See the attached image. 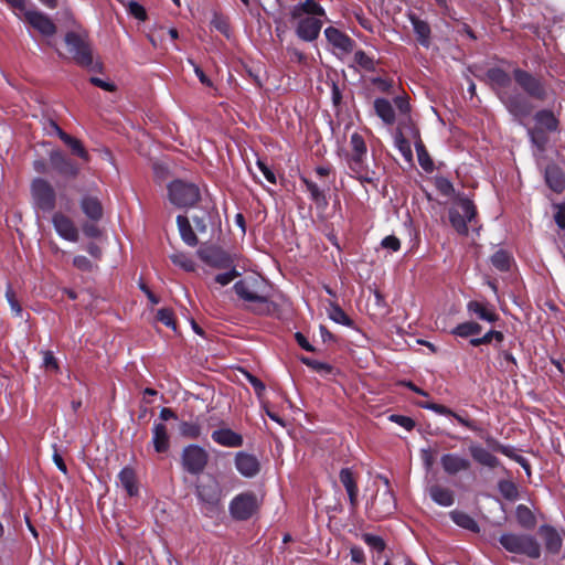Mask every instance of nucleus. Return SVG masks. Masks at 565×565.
Returning a JSON list of instances; mask_svg holds the SVG:
<instances>
[{"label": "nucleus", "instance_id": "obj_2", "mask_svg": "<svg viewBox=\"0 0 565 565\" xmlns=\"http://www.w3.org/2000/svg\"><path fill=\"white\" fill-rule=\"evenodd\" d=\"M262 281L257 278H246L234 284L236 295L244 301L254 303V312L258 315H273L276 305L269 301L268 297L262 291Z\"/></svg>", "mask_w": 565, "mask_h": 565}, {"label": "nucleus", "instance_id": "obj_32", "mask_svg": "<svg viewBox=\"0 0 565 565\" xmlns=\"http://www.w3.org/2000/svg\"><path fill=\"white\" fill-rule=\"evenodd\" d=\"M467 310L470 315H473L478 319L487 322H494L499 318L498 315L491 308H489L488 305L476 300L468 302Z\"/></svg>", "mask_w": 565, "mask_h": 565}, {"label": "nucleus", "instance_id": "obj_19", "mask_svg": "<svg viewBox=\"0 0 565 565\" xmlns=\"http://www.w3.org/2000/svg\"><path fill=\"white\" fill-rule=\"evenodd\" d=\"M235 467L237 471L246 478H253L259 472L258 459L254 455L244 451L236 454Z\"/></svg>", "mask_w": 565, "mask_h": 565}, {"label": "nucleus", "instance_id": "obj_44", "mask_svg": "<svg viewBox=\"0 0 565 565\" xmlns=\"http://www.w3.org/2000/svg\"><path fill=\"white\" fill-rule=\"evenodd\" d=\"M350 146L352 149V154L350 158H360L366 156V145L363 137L360 134L354 132L351 135Z\"/></svg>", "mask_w": 565, "mask_h": 565}, {"label": "nucleus", "instance_id": "obj_38", "mask_svg": "<svg viewBox=\"0 0 565 565\" xmlns=\"http://www.w3.org/2000/svg\"><path fill=\"white\" fill-rule=\"evenodd\" d=\"M450 518L458 526H460L462 529H466V530H469L472 532L479 531L478 523L473 520V518H471L469 514H467L465 512L457 511V510L451 511Z\"/></svg>", "mask_w": 565, "mask_h": 565}, {"label": "nucleus", "instance_id": "obj_21", "mask_svg": "<svg viewBox=\"0 0 565 565\" xmlns=\"http://www.w3.org/2000/svg\"><path fill=\"white\" fill-rule=\"evenodd\" d=\"M324 35L328 42L341 53H349L353 50L354 42L340 30L329 26L324 30Z\"/></svg>", "mask_w": 565, "mask_h": 565}, {"label": "nucleus", "instance_id": "obj_63", "mask_svg": "<svg viewBox=\"0 0 565 565\" xmlns=\"http://www.w3.org/2000/svg\"><path fill=\"white\" fill-rule=\"evenodd\" d=\"M43 365L49 370H53V371L58 370L57 361L54 358L53 353L50 351H45L43 353Z\"/></svg>", "mask_w": 565, "mask_h": 565}, {"label": "nucleus", "instance_id": "obj_41", "mask_svg": "<svg viewBox=\"0 0 565 565\" xmlns=\"http://www.w3.org/2000/svg\"><path fill=\"white\" fill-rule=\"evenodd\" d=\"M513 263L511 255L502 249L491 256V264L500 271H508Z\"/></svg>", "mask_w": 565, "mask_h": 565}, {"label": "nucleus", "instance_id": "obj_13", "mask_svg": "<svg viewBox=\"0 0 565 565\" xmlns=\"http://www.w3.org/2000/svg\"><path fill=\"white\" fill-rule=\"evenodd\" d=\"M207 460V452L199 445H189L182 450L183 468L192 475H199L202 472Z\"/></svg>", "mask_w": 565, "mask_h": 565}, {"label": "nucleus", "instance_id": "obj_29", "mask_svg": "<svg viewBox=\"0 0 565 565\" xmlns=\"http://www.w3.org/2000/svg\"><path fill=\"white\" fill-rule=\"evenodd\" d=\"M539 532L545 543L546 550L550 553H558L562 547V539L558 532L550 525H542Z\"/></svg>", "mask_w": 565, "mask_h": 565}, {"label": "nucleus", "instance_id": "obj_42", "mask_svg": "<svg viewBox=\"0 0 565 565\" xmlns=\"http://www.w3.org/2000/svg\"><path fill=\"white\" fill-rule=\"evenodd\" d=\"M480 332L481 326L473 321L462 322L452 330V334L461 338H468L470 335L479 334Z\"/></svg>", "mask_w": 565, "mask_h": 565}, {"label": "nucleus", "instance_id": "obj_57", "mask_svg": "<svg viewBox=\"0 0 565 565\" xmlns=\"http://www.w3.org/2000/svg\"><path fill=\"white\" fill-rule=\"evenodd\" d=\"M128 9H129V13L131 15H134L136 19H138L140 21L146 20V18H147L146 10L138 2H135V1L129 2Z\"/></svg>", "mask_w": 565, "mask_h": 565}, {"label": "nucleus", "instance_id": "obj_39", "mask_svg": "<svg viewBox=\"0 0 565 565\" xmlns=\"http://www.w3.org/2000/svg\"><path fill=\"white\" fill-rule=\"evenodd\" d=\"M515 516L519 524L524 529H533L536 520L530 508L524 504H519L515 509Z\"/></svg>", "mask_w": 565, "mask_h": 565}, {"label": "nucleus", "instance_id": "obj_49", "mask_svg": "<svg viewBox=\"0 0 565 565\" xmlns=\"http://www.w3.org/2000/svg\"><path fill=\"white\" fill-rule=\"evenodd\" d=\"M329 318L332 321L347 327H352L353 324L352 320L348 317V315L337 305L331 306L329 310Z\"/></svg>", "mask_w": 565, "mask_h": 565}, {"label": "nucleus", "instance_id": "obj_56", "mask_svg": "<svg viewBox=\"0 0 565 565\" xmlns=\"http://www.w3.org/2000/svg\"><path fill=\"white\" fill-rule=\"evenodd\" d=\"M157 319L164 326L174 329L173 312L167 308L159 309L157 312Z\"/></svg>", "mask_w": 565, "mask_h": 565}, {"label": "nucleus", "instance_id": "obj_28", "mask_svg": "<svg viewBox=\"0 0 565 565\" xmlns=\"http://www.w3.org/2000/svg\"><path fill=\"white\" fill-rule=\"evenodd\" d=\"M487 78L490 84L498 90V94L502 90H510L511 77L502 68L492 67L488 70Z\"/></svg>", "mask_w": 565, "mask_h": 565}, {"label": "nucleus", "instance_id": "obj_62", "mask_svg": "<svg viewBox=\"0 0 565 565\" xmlns=\"http://www.w3.org/2000/svg\"><path fill=\"white\" fill-rule=\"evenodd\" d=\"M245 376H246L247 381L249 382V384L255 390L256 394L258 396H260L263 394V392L265 391V384L260 380H258L256 376L252 375L248 372H245Z\"/></svg>", "mask_w": 565, "mask_h": 565}, {"label": "nucleus", "instance_id": "obj_25", "mask_svg": "<svg viewBox=\"0 0 565 565\" xmlns=\"http://www.w3.org/2000/svg\"><path fill=\"white\" fill-rule=\"evenodd\" d=\"M212 439L216 444L224 447H241L243 445L242 435L235 433L230 428H221L212 433Z\"/></svg>", "mask_w": 565, "mask_h": 565}, {"label": "nucleus", "instance_id": "obj_8", "mask_svg": "<svg viewBox=\"0 0 565 565\" xmlns=\"http://www.w3.org/2000/svg\"><path fill=\"white\" fill-rule=\"evenodd\" d=\"M476 216V206L466 198L459 199L455 206L449 210V220L458 234L467 235V224Z\"/></svg>", "mask_w": 565, "mask_h": 565}, {"label": "nucleus", "instance_id": "obj_14", "mask_svg": "<svg viewBox=\"0 0 565 565\" xmlns=\"http://www.w3.org/2000/svg\"><path fill=\"white\" fill-rule=\"evenodd\" d=\"M23 19L42 36L51 38L56 33L57 28L53 20L39 10H24Z\"/></svg>", "mask_w": 565, "mask_h": 565}, {"label": "nucleus", "instance_id": "obj_48", "mask_svg": "<svg viewBox=\"0 0 565 565\" xmlns=\"http://www.w3.org/2000/svg\"><path fill=\"white\" fill-rule=\"evenodd\" d=\"M498 489L507 500L513 501L518 498V487L510 480H500Z\"/></svg>", "mask_w": 565, "mask_h": 565}, {"label": "nucleus", "instance_id": "obj_3", "mask_svg": "<svg viewBox=\"0 0 565 565\" xmlns=\"http://www.w3.org/2000/svg\"><path fill=\"white\" fill-rule=\"evenodd\" d=\"M64 41L70 54L78 65L90 71L100 70V64L94 62L86 32L70 31L65 34Z\"/></svg>", "mask_w": 565, "mask_h": 565}, {"label": "nucleus", "instance_id": "obj_11", "mask_svg": "<svg viewBox=\"0 0 565 565\" xmlns=\"http://www.w3.org/2000/svg\"><path fill=\"white\" fill-rule=\"evenodd\" d=\"M259 502L254 492H243L235 495L230 502V514L238 521L248 520L257 511Z\"/></svg>", "mask_w": 565, "mask_h": 565}, {"label": "nucleus", "instance_id": "obj_52", "mask_svg": "<svg viewBox=\"0 0 565 565\" xmlns=\"http://www.w3.org/2000/svg\"><path fill=\"white\" fill-rule=\"evenodd\" d=\"M6 298H7V301L9 302V306H10V309H11V312L15 316V317H19L21 318L22 317V313H23V310H22V307L21 305L19 303V301L17 300L15 298V294L12 289V287L10 285H8L7 287V290H6Z\"/></svg>", "mask_w": 565, "mask_h": 565}, {"label": "nucleus", "instance_id": "obj_43", "mask_svg": "<svg viewBox=\"0 0 565 565\" xmlns=\"http://www.w3.org/2000/svg\"><path fill=\"white\" fill-rule=\"evenodd\" d=\"M171 262L185 271H194L195 263L194 260L185 253L175 252L170 255Z\"/></svg>", "mask_w": 565, "mask_h": 565}, {"label": "nucleus", "instance_id": "obj_64", "mask_svg": "<svg viewBox=\"0 0 565 565\" xmlns=\"http://www.w3.org/2000/svg\"><path fill=\"white\" fill-rule=\"evenodd\" d=\"M364 541L365 543H367L370 546L379 550V551H382L384 550V542L383 540L380 537V536H375V535H371V534H366L364 536Z\"/></svg>", "mask_w": 565, "mask_h": 565}, {"label": "nucleus", "instance_id": "obj_12", "mask_svg": "<svg viewBox=\"0 0 565 565\" xmlns=\"http://www.w3.org/2000/svg\"><path fill=\"white\" fill-rule=\"evenodd\" d=\"M513 78L527 96L539 100L546 99V87L539 77L521 68H515L513 71Z\"/></svg>", "mask_w": 565, "mask_h": 565}, {"label": "nucleus", "instance_id": "obj_15", "mask_svg": "<svg viewBox=\"0 0 565 565\" xmlns=\"http://www.w3.org/2000/svg\"><path fill=\"white\" fill-rule=\"evenodd\" d=\"M198 256L205 264L218 269H227L234 265V259L230 254L214 246L200 248L198 250Z\"/></svg>", "mask_w": 565, "mask_h": 565}, {"label": "nucleus", "instance_id": "obj_26", "mask_svg": "<svg viewBox=\"0 0 565 565\" xmlns=\"http://www.w3.org/2000/svg\"><path fill=\"white\" fill-rule=\"evenodd\" d=\"M53 130L56 132V135L60 137V139L72 150L74 154L79 157L81 159L88 161L89 156L82 142L70 136L68 134L64 132L55 122L51 124Z\"/></svg>", "mask_w": 565, "mask_h": 565}, {"label": "nucleus", "instance_id": "obj_5", "mask_svg": "<svg viewBox=\"0 0 565 565\" xmlns=\"http://www.w3.org/2000/svg\"><path fill=\"white\" fill-rule=\"evenodd\" d=\"M499 541L510 553L523 554L531 558H539L541 555L540 544L532 535L505 533Z\"/></svg>", "mask_w": 565, "mask_h": 565}, {"label": "nucleus", "instance_id": "obj_7", "mask_svg": "<svg viewBox=\"0 0 565 565\" xmlns=\"http://www.w3.org/2000/svg\"><path fill=\"white\" fill-rule=\"evenodd\" d=\"M169 199L178 207L194 205L200 199V190L194 183L181 180L172 181L169 186Z\"/></svg>", "mask_w": 565, "mask_h": 565}, {"label": "nucleus", "instance_id": "obj_1", "mask_svg": "<svg viewBox=\"0 0 565 565\" xmlns=\"http://www.w3.org/2000/svg\"><path fill=\"white\" fill-rule=\"evenodd\" d=\"M326 17L324 9L315 0H306L290 9V19L297 36L306 42L318 39Z\"/></svg>", "mask_w": 565, "mask_h": 565}, {"label": "nucleus", "instance_id": "obj_9", "mask_svg": "<svg viewBox=\"0 0 565 565\" xmlns=\"http://www.w3.org/2000/svg\"><path fill=\"white\" fill-rule=\"evenodd\" d=\"M499 98L508 109V111L520 122L529 117L533 110L531 102L522 94L515 90H502Z\"/></svg>", "mask_w": 565, "mask_h": 565}, {"label": "nucleus", "instance_id": "obj_54", "mask_svg": "<svg viewBox=\"0 0 565 565\" xmlns=\"http://www.w3.org/2000/svg\"><path fill=\"white\" fill-rule=\"evenodd\" d=\"M354 62L365 71L374 70L373 58L370 57L364 51L360 50L354 53Z\"/></svg>", "mask_w": 565, "mask_h": 565}, {"label": "nucleus", "instance_id": "obj_31", "mask_svg": "<svg viewBox=\"0 0 565 565\" xmlns=\"http://www.w3.org/2000/svg\"><path fill=\"white\" fill-rule=\"evenodd\" d=\"M409 131H411V137L414 139V143H415V149H416V152H417V157H418V162L420 164V167L426 170V171H429L433 169V162L425 149V146L423 143V141L420 140V136H419V131L417 128H415L414 126H411L409 127Z\"/></svg>", "mask_w": 565, "mask_h": 565}, {"label": "nucleus", "instance_id": "obj_10", "mask_svg": "<svg viewBox=\"0 0 565 565\" xmlns=\"http://www.w3.org/2000/svg\"><path fill=\"white\" fill-rule=\"evenodd\" d=\"M32 202L35 209L43 212H51L55 207V191L44 179H34L31 183Z\"/></svg>", "mask_w": 565, "mask_h": 565}, {"label": "nucleus", "instance_id": "obj_46", "mask_svg": "<svg viewBox=\"0 0 565 565\" xmlns=\"http://www.w3.org/2000/svg\"><path fill=\"white\" fill-rule=\"evenodd\" d=\"M301 181L305 183L311 200H313L318 204L327 203L324 192L315 182L310 181L307 178H301Z\"/></svg>", "mask_w": 565, "mask_h": 565}, {"label": "nucleus", "instance_id": "obj_37", "mask_svg": "<svg viewBox=\"0 0 565 565\" xmlns=\"http://www.w3.org/2000/svg\"><path fill=\"white\" fill-rule=\"evenodd\" d=\"M545 180L548 186L555 192H561L564 189L565 180L563 173L555 166H550L545 169Z\"/></svg>", "mask_w": 565, "mask_h": 565}, {"label": "nucleus", "instance_id": "obj_60", "mask_svg": "<svg viewBox=\"0 0 565 565\" xmlns=\"http://www.w3.org/2000/svg\"><path fill=\"white\" fill-rule=\"evenodd\" d=\"M390 419L396 424H398L401 427L405 428L406 430H412L415 426V423L412 418L402 416V415H391Z\"/></svg>", "mask_w": 565, "mask_h": 565}, {"label": "nucleus", "instance_id": "obj_51", "mask_svg": "<svg viewBox=\"0 0 565 565\" xmlns=\"http://www.w3.org/2000/svg\"><path fill=\"white\" fill-rule=\"evenodd\" d=\"M492 340H495L497 342H501L503 340V334L500 331L490 330L481 338H473L470 340V344L472 347H479L481 344H488Z\"/></svg>", "mask_w": 565, "mask_h": 565}, {"label": "nucleus", "instance_id": "obj_20", "mask_svg": "<svg viewBox=\"0 0 565 565\" xmlns=\"http://www.w3.org/2000/svg\"><path fill=\"white\" fill-rule=\"evenodd\" d=\"M83 213L92 221H99L103 217V205L98 195L86 193L79 201Z\"/></svg>", "mask_w": 565, "mask_h": 565}, {"label": "nucleus", "instance_id": "obj_34", "mask_svg": "<svg viewBox=\"0 0 565 565\" xmlns=\"http://www.w3.org/2000/svg\"><path fill=\"white\" fill-rule=\"evenodd\" d=\"M430 499L440 507H450L455 502L454 492L445 487L435 484L428 490Z\"/></svg>", "mask_w": 565, "mask_h": 565}, {"label": "nucleus", "instance_id": "obj_53", "mask_svg": "<svg viewBox=\"0 0 565 565\" xmlns=\"http://www.w3.org/2000/svg\"><path fill=\"white\" fill-rule=\"evenodd\" d=\"M494 449L508 457L513 458L518 463H520L522 466V468L526 471V473L530 475V465L524 457L519 456V455H512L509 447L500 445V444H498L494 447Z\"/></svg>", "mask_w": 565, "mask_h": 565}, {"label": "nucleus", "instance_id": "obj_35", "mask_svg": "<svg viewBox=\"0 0 565 565\" xmlns=\"http://www.w3.org/2000/svg\"><path fill=\"white\" fill-rule=\"evenodd\" d=\"M374 109L376 115L387 125L395 121V111L391 102L386 98H376L374 100Z\"/></svg>", "mask_w": 565, "mask_h": 565}, {"label": "nucleus", "instance_id": "obj_36", "mask_svg": "<svg viewBox=\"0 0 565 565\" xmlns=\"http://www.w3.org/2000/svg\"><path fill=\"white\" fill-rule=\"evenodd\" d=\"M177 224L182 241L191 247L195 246L198 244V237L190 225L189 218L186 216L179 215L177 217Z\"/></svg>", "mask_w": 565, "mask_h": 565}, {"label": "nucleus", "instance_id": "obj_59", "mask_svg": "<svg viewBox=\"0 0 565 565\" xmlns=\"http://www.w3.org/2000/svg\"><path fill=\"white\" fill-rule=\"evenodd\" d=\"M73 265L77 269L83 270V271H90L93 269L92 262L87 257L82 256V255H77L74 257Z\"/></svg>", "mask_w": 565, "mask_h": 565}, {"label": "nucleus", "instance_id": "obj_17", "mask_svg": "<svg viewBox=\"0 0 565 565\" xmlns=\"http://www.w3.org/2000/svg\"><path fill=\"white\" fill-rule=\"evenodd\" d=\"M440 465L444 471L449 476H455L459 472L467 471L471 467L470 460L457 452L443 455L440 458Z\"/></svg>", "mask_w": 565, "mask_h": 565}, {"label": "nucleus", "instance_id": "obj_33", "mask_svg": "<svg viewBox=\"0 0 565 565\" xmlns=\"http://www.w3.org/2000/svg\"><path fill=\"white\" fill-rule=\"evenodd\" d=\"M409 20L413 26V30L416 34L417 41L424 47H429L430 45V26L429 24L420 20L415 15H409Z\"/></svg>", "mask_w": 565, "mask_h": 565}, {"label": "nucleus", "instance_id": "obj_61", "mask_svg": "<svg viewBox=\"0 0 565 565\" xmlns=\"http://www.w3.org/2000/svg\"><path fill=\"white\" fill-rule=\"evenodd\" d=\"M381 245L386 248V249H390L392 252H397L399 248H401V242L399 239L394 236V235H390V236H386L382 239V243Z\"/></svg>", "mask_w": 565, "mask_h": 565}, {"label": "nucleus", "instance_id": "obj_50", "mask_svg": "<svg viewBox=\"0 0 565 565\" xmlns=\"http://www.w3.org/2000/svg\"><path fill=\"white\" fill-rule=\"evenodd\" d=\"M211 25L216 31H218L220 33L225 35L226 38L231 36L230 24H228V21H227V19L225 17H223L221 14H217V13H214L213 18L211 20Z\"/></svg>", "mask_w": 565, "mask_h": 565}, {"label": "nucleus", "instance_id": "obj_40", "mask_svg": "<svg viewBox=\"0 0 565 565\" xmlns=\"http://www.w3.org/2000/svg\"><path fill=\"white\" fill-rule=\"evenodd\" d=\"M394 146L398 149V151L407 162H411L413 160V151L411 143L399 129H397L394 132Z\"/></svg>", "mask_w": 565, "mask_h": 565}, {"label": "nucleus", "instance_id": "obj_22", "mask_svg": "<svg viewBox=\"0 0 565 565\" xmlns=\"http://www.w3.org/2000/svg\"><path fill=\"white\" fill-rule=\"evenodd\" d=\"M469 452L477 463L489 469H494L500 465L499 459L494 455L478 444H471Z\"/></svg>", "mask_w": 565, "mask_h": 565}, {"label": "nucleus", "instance_id": "obj_6", "mask_svg": "<svg viewBox=\"0 0 565 565\" xmlns=\"http://www.w3.org/2000/svg\"><path fill=\"white\" fill-rule=\"evenodd\" d=\"M196 495L201 503L202 512L206 516H213L218 512L222 500V489L215 479H209L196 486Z\"/></svg>", "mask_w": 565, "mask_h": 565}, {"label": "nucleus", "instance_id": "obj_55", "mask_svg": "<svg viewBox=\"0 0 565 565\" xmlns=\"http://www.w3.org/2000/svg\"><path fill=\"white\" fill-rule=\"evenodd\" d=\"M238 275L239 273L233 266L228 271L217 274L214 279L218 285L226 286L232 282Z\"/></svg>", "mask_w": 565, "mask_h": 565}, {"label": "nucleus", "instance_id": "obj_58", "mask_svg": "<svg viewBox=\"0 0 565 565\" xmlns=\"http://www.w3.org/2000/svg\"><path fill=\"white\" fill-rule=\"evenodd\" d=\"M425 409H429L438 415H445L450 416L452 414V411L444 405L436 404V403H426L420 405Z\"/></svg>", "mask_w": 565, "mask_h": 565}, {"label": "nucleus", "instance_id": "obj_47", "mask_svg": "<svg viewBox=\"0 0 565 565\" xmlns=\"http://www.w3.org/2000/svg\"><path fill=\"white\" fill-rule=\"evenodd\" d=\"M179 433L183 437L196 439L201 435V427L194 422H181Z\"/></svg>", "mask_w": 565, "mask_h": 565}, {"label": "nucleus", "instance_id": "obj_4", "mask_svg": "<svg viewBox=\"0 0 565 565\" xmlns=\"http://www.w3.org/2000/svg\"><path fill=\"white\" fill-rule=\"evenodd\" d=\"M535 127L527 129V135L535 149L543 153L548 143L547 132H555L558 130V119L552 110H539L534 115Z\"/></svg>", "mask_w": 565, "mask_h": 565}, {"label": "nucleus", "instance_id": "obj_30", "mask_svg": "<svg viewBox=\"0 0 565 565\" xmlns=\"http://www.w3.org/2000/svg\"><path fill=\"white\" fill-rule=\"evenodd\" d=\"M152 444L157 452H166L170 446L168 428L163 423H154L152 428Z\"/></svg>", "mask_w": 565, "mask_h": 565}, {"label": "nucleus", "instance_id": "obj_24", "mask_svg": "<svg viewBox=\"0 0 565 565\" xmlns=\"http://www.w3.org/2000/svg\"><path fill=\"white\" fill-rule=\"evenodd\" d=\"M339 477H340L341 483L343 484V487L348 493L350 507L352 510H354L359 503V501H358L359 488H358L356 481L353 477V473H352L351 469L343 468V469H341Z\"/></svg>", "mask_w": 565, "mask_h": 565}, {"label": "nucleus", "instance_id": "obj_23", "mask_svg": "<svg viewBox=\"0 0 565 565\" xmlns=\"http://www.w3.org/2000/svg\"><path fill=\"white\" fill-rule=\"evenodd\" d=\"M50 161L53 168L63 175L76 177L78 173L76 164L67 159L61 151H52Z\"/></svg>", "mask_w": 565, "mask_h": 565}, {"label": "nucleus", "instance_id": "obj_45", "mask_svg": "<svg viewBox=\"0 0 565 565\" xmlns=\"http://www.w3.org/2000/svg\"><path fill=\"white\" fill-rule=\"evenodd\" d=\"M379 503L381 504L379 512L383 516L393 513L396 508L395 498L390 489L383 492Z\"/></svg>", "mask_w": 565, "mask_h": 565}, {"label": "nucleus", "instance_id": "obj_16", "mask_svg": "<svg viewBox=\"0 0 565 565\" xmlns=\"http://www.w3.org/2000/svg\"><path fill=\"white\" fill-rule=\"evenodd\" d=\"M52 224L57 235L68 242H77L79 231L74 221L62 212H55L52 215Z\"/></svg>", "mask_w": 565, "mask_h": 565}, {"label": "nucleus", "instance_id": "obj_27", "mask_svg": "<svg viewBox=\"0 0 565 565\" xmlns=\"http://www.w3.org/2000/svg\"><path fill=\"white\" fill-rule=\"evenodd\" d=\"M119 484L129 497L138 495L139 487L136 472L131 467H124L118 475Z\"/></svg>", "mask_w": 565, "mask_h": 565}, {"label": "nucleus", "instance_id": "obj_18", "mask_svg": "<svg viewBox=\"0 0 565 565\" xmlns=\"http://www.w3.org/2000/svg\"><path fill=\"white\" fill-rule=\"evenodd\" d=\"M364 158L365 157L350 158L349 168L354 177L361 182L375 184V182L379 181V174L375 170L369 168L367 164L364 163Z\"/></svg>", "mask_w": 565, "mask_h": 565}]
</instances>
